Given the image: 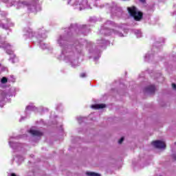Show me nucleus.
Listing matches in <instances>:
<instances>
[{"label": "nucleus", "mask_w": 176, "mask_h": 176, "mask_svg": "<svg viewBox=\"0 0 176 176\" xmlns=\"http://www.w3.org/2000/svg\"><path fill=\"white\" fill-rule=\"evenodd\" d=\"M69 39L65 36H60L57 39V43L63 47L61 59L67 63L75 68L79 65L78 63V57L79 54L82 53L84 47H90L91 46V43L86 40H82L80 43H75L73 45H67V42Z\"/></svg>", "instance_id": "nucleus-1"}, {"label": "nucleus", "mask_w": 176, "mask_h": 176, "mask_svg": "<svg viewBox=\"0 0 176 176\" xmlns=\"http://www.w3.org/2000/svg\"><path fill=\"white\" fill-rule=\"evenodd\" d=\"M124 24H117L111 21H107L103 26L101 27L99 32L102 35H117L118 36L123 37L126 35L123 34L124 29Z\"/></svg>", "instance_id": "nucleus-2"}, {"label": "nucleus", "mask_w": 176, "mask_h": 176, "mask_svg": "<svg viewBox=\"0 0 176 176\" xmlns=\"http://www.w3.org/2000/svg\"><path fill=\"white\" fill-rule=\"evenodd\" d=\"M23 36L25 39H28V38H37L38 43H40V47L41 49H43V50H45V49H47V44L42 43V41L43 39H45L46 34H45V31L41 32L38 30L37 32H33L32 29L30 28H25L23 30Z\"/></svg>", "instance_id": "nucleus-3"}, {"label": "nucleus", "mask_w": 176, "mask_h": 176, "mask_svg": "<svg viewBox=\"0 0 176 176\" xmlns=\"http://www.w3.org/2000/svg\"><path fill=\"white\" fill-rule=\"evenodd\" d=\"M12 5H14L16 9H21V8H25V6H27L28 9L31 12H37L36 6H34V4H30L25 1H15L11 2V6Z\"/></svg>", "instance_id": "nucleus-4"}, {"label": "nucleus", "mask_w": 176, "mask_h": 176, "mask_svg": "<svg viewBox=\"0 0 176 176\" xmlns=\"http://www.w3.org/2000/svg\"><path fill=\"white\" fill-rule=\"evenodd\" d=\"M127 10L130 16L133 17L136 21H140L142 19V12L138 11L135 6L129 7Z\"/></svg>", "instance_id": "nucleus-5"}, {"label": "nucleus", "mask_w": 176, "mask_h": 176, "mask_svg": "<svg viewBox=\"0 0 176 176\" xmlns=\"http://www.w3.org/2000/svg\"><path fill=\"white\" fill-rule=\"evenodd\" d=\"M0 49H4L8 54H13V46L8 43L6 41H2L0 36Z\"/></svg>", "instance_id": "nucleus-6"}, {"label": "nucleus", "mask_w": 176, "mask_h": 176, "mask_svg": "<svg viewBox=\"0 0 176 176\" xmlns=\"http://www.w3.org/2000/svg\"><path fill=\"white\" fill-rule=\"evenodd\" d=\"M19 137L11 136L9 140V145L13 151H20L21 149V144L16 143L13 140H18Z\"/></svg>", "instance_id": "nucleus-7"}, {"label": "nucleus", "mask_w": 176, "mask_h": 176, "mask_svg": "<svg viewBox=\"0 0 176 176\" xmlns=\"http://www.w3.org/2000/svg\"><path fill=\"white\" fill-rule=\"evenodd\" d=\"M122 14H123L122 8L117 6H114L111 8V16L113 17H122Z\"/></svg>", "instance_id": "nucleus-8"}, {"label": "nucleus", "mask_w": 176, "mask_h": 176, "mask_svg": "<svg viewBox=\"0 0 176 176\" xmlns=\"http://www.w3.org/2000/svg\"><path fill=\"white\" fill-rule=\"evenodd\" d=\"M5 21L6 20H0V28H3V30H8L10 27L14 25V23L10 21V19H6V23H5Z\"/></svg>", "instance_id": "nucleus-9"}, {"label": "nucleus", "mask_w": 176, "mask_h": 176, "mask_svg": "<svg viewBox=\"0 0 176 176\" xmlns=\"http://www.w3.org/2000/svg\"><path fill=\"white\" fill-rule=\"evenodd\" d=\"M12 96V94H8L6 91L0 90V107L1 108L4 105L3 101H5V98H8V97H10Z\"/></svg>", "instance_id": "nucleus-10"}, {"label": "nucleus", "mask_w": 176, "mask_h": 176, "mask_svg": "<svg viewBox=\"0 0 176 176\" xmlns=\"http://www.w3.org/2000/svg\"><path fill=\"white\" fill-rule=\"evenodd\" d=\"M151 144L155 148H157L158 149H166V142L163 141L156 140Z\"/></svg>", "instance_id": "nucleus-11"}, {"label": "nucleus", "mask_w": 176, "mask_h": 176, "mask_svg": "<svg viewBox=\"0 0 176 176\" xmlns=\"http://www.w3.org/2000/svg\"><path fill=\"white\" fill-rule=\"evenodd\" d=\"M29 133L32 134V135H34V137H41L43 135V133L41 132L40 131L35 130L34 129H31L29 131Z\"/></svg>", "instance_id": "nucleus-12"}, {"label": "nucleus", "mask_w": 176, "mask_h": 176, "mask_svg": "<svg viewBox=\"0 0 176 176\" xmlns=\"http://www.w3.org/2000/svg\"><path fill=\"white\" fill-rule=\"evenodd\" d=\"M156 88L155 87V85H150L145 88L144 91L148 94H153Z\"/></svg>", "instance_id": "nucleus-13"}, {"label": "nucleus", "mask_w": 176, "mask_h": 176, "mask_svg": "<svg viewBox=\"0 0 176 176\" xmlns=\"http://www.w3.org/2000/svg\"><path fill=\"white\" fill-rule=\"evenodd\" d=\"M14 160H15V162L18 163V164H20V163H23V162H24V157L22 155H17L14 158Z\"/></svg>", "instance_id": "nucleus-14"}, {"label": "nucleus", "mask_w": 176, "mask_h": 176, "mask_svg": "<svg viewBox=\"0 0 176 176\" xmlns=\"http://www.w3.org/2000/svg\"><path fill=\"white\" fill-rule=\"evenodd\" d=\"M91 108H92V109H101L105 108V104H93L91 106Z\"/></svg>", "instance_id": "nucleus-15"}, {"label": "nucleus", "mask_w": 176, "mask_h": 176, "mask_svg": "<svg viewBox=\"0 0 176 176\" xmlns=\"http://www.w3.org/2000/svg\"><path fill=\"white\" fill-rule=\"evenodd\" d=\"M98 45H100V46H102L103 45H109V41L107 40H97Z\"/></svg>", "instance_id": "nucleus-16"}, {"label": "nucleus", "mask_w": 176, "mask_h": 176, "mask_svg": "<svg viewBox=\"0 0 176 176\" xmlns=\"http://www.w3.org/2000/svg\"><path fill=\"white\" fill-rule=\"evenodd\" d=\"M153 58V54L151 53H147L144 56V60L145 61H149Z\"/></svg>", "instance_id": "nucleus-17"}, {"label": "nucleus", "mask_w": 176, "mask_h": 176, "mask_svg": "<svg viewBox=\"0 0 176 176\" xmlns=\"http://www.w3.org/2000/svg\"><path fill=\"white\" fill-rule=\"evenodd\" d=\"M37 109L34 104H29L26 107V111H36Z\"/></svg>", "instance_id": "nucleus-18"}, {"label": "nucleus", "mask_w": 176, "mask_h": 176, "mask_svg": "<svg viewBox=\"0 0 176 176\" xmlns=\"http://www.w3.org/2000/svg\"><path fill=\"white\" fill-rule=\"evenodd\" d=\"M133 32L135 35H136L137 38L142 37V32H141L140 30H133Z\"/></svg>", "instance_id": "nucleus-19"}, {"label": "nucleus", "mask_w": 176, "mask_h": 176, "mask_svg": "<svg viewBox=\"0 0 176 176\" xmlns=\"http://www.w3.org/2000/svg\"><path fill=\"white\" fill-rule=\"evenodd\" d=\"M87 175L88 176H100V174L94 172H87Z\"/></svg>", "instance_id": "nucleus-20"}, {"label": "nucleus", "mask_w": 176, "mask_h": 176, "mask_svg": "<svg viewBox=\"0 0 176 176\" xmlns=\"http://www.w3.org/2000/svg\"><path fill=\"white\" fill-rule=\"evenodd\" d=\"M1 83H2V85L8 83V78L6 77H3L1 80Z\"/></svg>", "instance_id": "nucleus-21"}, {"label": "nucleus", "mask_w": 176, "mask_h": 176, "mask_svg": "<svg viewBox=\"0 0 176 176\" xmlns=\"http://www.w3.org/2000/svg\"><path fill=\"white\" fill-rule=\"evenodd\" d=\"M16 60H17V58H16V56L13 55V58L10 57V61L14 64V63H16Z\"/></svg>", "instance_id": "nucleus-22"}, {"label": "nucleus", "mask_w": 176, "mask_h": 176, "mask_svg": "<svg viewBox=\"0 0 176 176\" xmlns=\"http://www.w3.org/2000/svg\"><path fill=\"white\" fill-rule=\"evenodd\" d=\"M77 120H78V123H82V122H83L85 120V118H83V117H78L77 118Z\"/></svg>", "instance_id": "nucleus-23"}, {"label": "nucleus", "mask_w": 176, "mask_h": 176, "mask_svg": "<svg viewBox=\"0 0 176 176\" xmlns=\"http://www.w3.org/2000/svg\"><path fill=\"white\" fill-rule=\"evenodd\" d=\"M124 141V138H121L120 140L118 141V144H122Z\"/></svg>", "instance_id": "nucleus-24"}, {"label": "nucleus", "mask_w": 176, "mask_h": 176, "mask_svg": "<svg viewBox=\"0 0 176 176\" xmlns=\"http://www.w3.org/2000/svg\"><path fill=\"white\" fill-rule=\"evenodd\" d=\"M80 78H86V73H82L80 75Z\"/></svg>", "instance_id": "nucleus-25"}, {"label": "nucleus", "mask_w": 176, "mask_h": 176, "mask_svg": "<svg viewBox=\"0 0 176 176\" xmlns=\"http://www.w3.org/2000/svg\"><path fill=\"white\" fill-rule=\"evenodd\" d=\"M172 87L173 90H176V85L175 83L172 84Z\"/></svg>", "instance_id": "nucleus-26"}, {"label": "nucleus", "mask_w": 176, "mask_h": 176, "mask_svg": "<svg viewBox=\"0 0 176 176\" xmlns=\"http://www.w3.org/2000/svg\"><path fill=\"white\" fill-rule=\"evenodd\" d=\"M25 119V117H21V118L19 120V122H23Z\"/></svg>", "instance_id": "nucleus-27"}, {"label": "nucleus", "mask_w": 176, "mask_h": 176, "mask_svg": "<svg viewBox=\"0 0 176 176\" xmlns=\"http://www.w3.org/2000/svg\"><path fill=\"white\" fill-rule=\"evenodd\" d=\"M173 159H174L175 160H176V154H174V155H173Z\"/></svg>", "instance_id": "nucleus-28"}, {"label": "nucleus", "mask_w": 176, "mask_h": 176, "mask_svg": "<svg viewBox=\"0 0 176 176\" xmlns=\"http://www.w3.org/2000/svg\"><path fill=\"white\" fill-rule=\"evenodd\" d=\"M140 2H142V3H145V0H139Z\"/></svg>", "instance_id": "nucleus-29"}, {"label": "nucleus", "mask_w": 176, "mask_h": 176, "mask_svg": "<svg viewBox=\"0 0 176 176\" xmlns=\"http://www.w3.org/2000/svg\"><path fill=\"white\" fill-rule=\"evenodd\" d=\"M73 28H74V26L72 25L71 28H70V30H72Z\"/></svg>", "instance_id": "nucleus-30"}, {"label": "nucleus", "mask_w": 176, "mask_h": 176, "mask_svg": "<svg viewBox=\"0 0 176 176\" xmlns=\"http://www.w3.org/2000/svg\"><path fill=\"white\" fill-rule=\"evenodd\" d=\"M79 30H80L79 28H77L76 29V31H79Z\"/></svg>", "instance_id": "nucleus-31"}, {"label": "nucleus", "mask_w": 176, "mask_h": 176, "mask_svg": "<svg viewBox=\"0 0 176 176\" xmlns=\"http://www.w3.org/2000/svg\"><path fill=\"white\" fill-rule=\"evenodd\" d=\"M75 27H76V25H75Z\"/></svg>", "instance_id": "nucleus-32"}, {"label": "nucleus", "mask_w": 176, "mask_h": 176, "mask_svg": "<svg viewBox=\"0 0 176 176\" xmlns=\"http://www.w3.org/2000/svg\"><path fill=\"white\" fill-rule=\"evenodd\" d=\"M175 144H176V142H175Z\"/></svg>", "instance_id": "nucleus-33"}]
</instances>
